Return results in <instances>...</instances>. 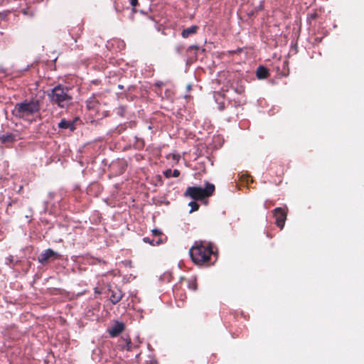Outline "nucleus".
Instances as JSON below:
<instances>
[{
    "label": "nucleus",
    "instance_id": "f03ea898",
    "mask_svg": "<svg viewBox=\"0 0 364 364\" xmlns=\"http://www.w3.org/2000/svg\"><path fill=\"white\" fill-rule=\"evenodd\" d=\"M69 90L67 87L58 85L52 90L49 95L52 102L56 103L60 107L68 106L72 100V97L68 93Z\"/></svg>",
    "mask_w": 364,
    "mask_h": 364
},
{
    "label": "nucleus",
    "instance_id": "f257e3e1",
    "mask_svg": "<svg viewBox=\"0 0 364 364\" xmlns=\"http://www.w3.org/2000/svg\"><path fill=\"white\" fill-rule=\"evenodd\" d=\"M39 109L40 105L38 100L24 101L17 103L12 113L16 117L26 119L38 112Z\"/></svg>",
    "mask_w": 364,
    "mask_h": 364
},
{
    "label": "nucleus",
    "instance_id": "7ed1b4c3",
    "mask_svg": "<svg viewBox=\"0 0 364 364\" xmlns=\"http://www.w3.org/2000/svg\"><path fill=\"white\" fill-rule=\"evenodd\" d=\"M212 251L210 248L205 247L202 244H198L191 248L189 254L193 261L198 264L208 262L211 255Z\"/></svg>",
    "mask_w": 364,
    "mask_h": 364
},
{
    "label": "nucleus",
    "instance_id": "f8f14e48",
    "mask_svg": "<svg viewBox=\"0 0 364 364\" xmlns=\"http://www.w3.org/2000/svg\"><path fill=\"white\" fill-rule=\"evenodd\" d=\"M188 205L191 206V208L190 213L197 210L199 207L198 204L194 201L190 202Z\"/></svg>",
    "mask_w": 364,
    "mask_h": 364
},
{
    "label": "nucleus",
    "instance_id": "a211bd4d",
    "mask_svg": "<svg viewBox=\"0 0 364 364\" xmlns=\"http://www.w3.org/2000/svg\"><path fill=\"white\" fill-rule=\"evenodd\" d=\"M130 4L132 6H136L137 5V0H129Z\"/></svg>",
    "mask_w": 364,
    "mask_h": 364
},
{
    "label": "nucleus",
    "instance_id": "dca6fc26",
    "mask_svg": "<svg viewBox=\"0 0 364 364\" xmlns=\"http://www.w3.org/2000/svg\"><path fill=\"white\" fill-rule=\"evenodd\" d=\"M179 174H180L179 171H178V170H176H176H174V171H173V173H172V176H173V177H178V176H179Z\"/></svg>",
    "mask_w": 364,
    "mask_h": 364
},
{
    "label": "nucleus",
    "instance_id": "2eb2a0df",
    "mask_svg": "<svg viewBox=\"0 0 364 364\" xmlns=\"http://www.w3.org/2000/svg\"><path fill=\"white\" fill-rule=\"evenodd\" d=\"M165 176L167 177V178H169L172 176V171L171 170L168 169V170H166L164 173Z\"/></svg>",
    "mask_w": 364,
    "mask_h": 364
},
{
    "label": "nucleus",
    "instance_id": "39448f33",
    "mask_svg": "<svg viewBox=\"0 0 364 364\" xmlns=\"http://www.w3.org/2000/svg\"><path fill=\"white\" fill-rule=\"evenodd\" d=\"M58 258H60V255L58 252H54L51 249H48L39 255L38 261L41 264H44Z\"/></svg>",
    "mask_w": 364,
    "mask_h": 364
},
{
    "label": "nucleus",
    "instance_id": "423d86ee",
    "mask_svg": "<svg viewBox=\"0 0 364 364\" xmlns=\"http://www.w3.org/2000/svg\"><path fill=\"white\" fill-rule=\"evenodd\" d=\"M274 216L277 226L282 229L287 219V213L281 208H277L274 210Z\"/></svg>",
    "mask_w": 364,
    "mask_h": 364
},
{
    "label": "nucleus",
    "instance_id": "4be33fe9",
    "mask_svg": "<svg viewBox=\"0 0 364 364\" xmlns=\"http://www.w3.org/2000/svg\"><path fill=\"white\" fill-rule=\"evenodd\" d=\"M193 289H196V286L195 284L193 286Z\"/></svg>",
    "mask_w": 364,
    "mask_h": 364
},
{
    "label": "nucleus",
    "instance_id": "1a4fd4ad",
    "mask_svg": "<svg viewBox=\"0 0 364 364\" xmlns=\"http://www.w3.org/2000/svg\"><path fill=\"white\" fill-rule=\"evenodd\" d=\"M197 26H193L186 29H184L182 32V36L183 38H188L190 35L196 33Z\"/></svg>",
    "mask_w": 364,
    "mask_h": 364
},
{
    "label": "nucleus",
    "instance_id": "f3484780",
    "mask_svg": "<svg viewBox=\"0 0 364 364\" xmlns=\"http://www.w3.org/2000/svg\"><path fill=\"white\" fill-rule=\"evenodd\" d=\"M152 232H153V235L155 236L161 235V232L159 231L158 230H153Z\"/></svg>",
    "mask_w": 364,
    "mask_h": 364
},
{
    "label": "nucleus",
    "instance_id": "412c9836",
    "mask_svg": "<svg viewBox=\"0 0 364 364\" xmlns=\"http://www.w3.org/2000/svg\"><path fill=\"white\" fill-rule=\"evenodd\" d=\"M131 343L130 341L128 342L127 343V350H129L130 349V346L129 344Z\"/></svg>",
    "mask_w": 364,
    "mask_h": 364
},
{
    "label": "nucleus",
    "instance_id": "0eeeda50",
    "mask_svg": "<svg viewBox=\"0 0 364 364\" xmlns=\"http://www.w3.org/2000/svg\"><path fill=\"white\" fill-rule=\"evenodd\" d=\"M124 330V324L122 323H116L109 330V334L112 336H116Z\"/></svg>",
    "mask_w": 364,
    "mask_h": 364
},
{
    "label": "nucleus",
    "instance_id": "aec40b11",
    "mask_svg": "<svg viewBox=\"0 0 364 364\" xmlns=\"http://www.w3.org/2000/svg\"><path fill=\"white\" fill-rule=\"evenodd\" d=\"M162 242V240L161 239H159L158 240L156 241V245H159Z\"/></svg>",
    "mask_w": 364,
    "mask_h": 364
},
{
    "label": "nucleus",
    "instance_id": "20e7f679",
    "mask_svg": "<svg viewBox=\"0 0 364 364\" xmlns=\"http://www.w3.org/2000/svg\"><path fill=\"white\" fill-rule=\"evenodd\" d=\"M214 191L215 186L213 184L207 183L204 189L197 186L188 187L184 195L194 200H202L204 198L211 196Z\"/></svg>",
    "mask_w": 364,
    "mask_h": 364
},
{
    "label": "nucleus",
    "instance_id": "ddd939ff",
    "mask_svg": "<svg viewBox=\"0 0 364 364\" xmlns=\"http://www.w3.org/2000/svg\"><path fill=\"white\" fill-rule=\"evenodd\" d=\"M96 104L97 102L94 100H90L87 102V108L90 109H95Z\"/></svg>",
    "mask_w": 364,
    "mask_h": 364
},
{
    "label": "nucleus",
    "instance_id": "6ab92c4d",
    "mask_svg": "<svg viewBox=\"0 0 364 364\" xmlns=\"http://www.w3.org/2000/svg\"><path fill=\"white\" fill-rule=\"evenodd\" d=\"M144 241L145 242H149V243H150L151 245H154L152 242H151V241L149 240V239L148 237H145V238H144Z\"/></svg>",
    "mask_w": 364,
    "mask_h": 364
},
{
    "label": "nucleus",
    "instance_id": "4468645a",
    "mask_svg": "<svg viewBox=\"0 0 364 364\" xmlns=\"http://www.w3.org/2000/svg\"><path fill=\"white\" fill-rule=\"evenodd\" d=\"M1 140L3 142H6V141H11L13 140V136H3L1 137Z\"/></svg>",
    "mask_w": 364,
    "mask_h": 364
},
{
    "label": "nucleus",
    "instance_id": "6e6552de",
    "mask_svg": "<svg viewBox=\"0 0 364 364\" xmlns=\"http://www.w3.org/2000/svg\"><path fill=\"white\" fill-rule=\"evenodd\" d=\"M122 297V294L119 289L112 290L110 300L114 304L118 303L121 300Z\"/></svg>",
    "mask_w": 364,
    "mask_h": 364
},
{
    "label": "nucleus",
    "instance_id": "9d476101",
    "mask_svg": "<svg viewBox=\"0 0 364 364\" xmlns=\"http://www.w3.org/2000/svg\"><path fill=\"white\" fill-rule=\"evenodd\" d=\"M268 75V70L264 67H259L257 70V76L259 79H264Z\"/></svg>",
    "mask_w": 364,
    "mask_h": 364
},
{
    "label": "nucleus",
    "instance_id": "9b49d317",
    "mask_svg": "<svg viewBox=\"0 0 364 364\" xmlns=\"http://www.w3.org/2000/svg\"><path fill=\"white\" fill-rule=\"evenodd\" d=\"M59 127L63 128V129H70L71 131L74 130L75 127L73 124L69 121H66L65 119H63L59 123Z\"/></svg>",
    "mask_w": 364,
    "mask_h": 364
}]
</instances>
